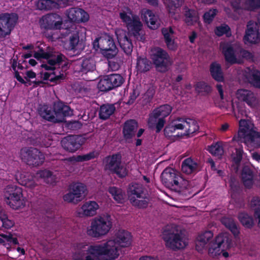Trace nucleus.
I'll return each instance as SVG.
<instances>
[{
    "label": "nucleus",
    "instance_id": "34",
    "mask_svg": "<svg viewBox=\"0 0 260 260\" xmlns=\"http://www.w3.org/2000/svg\"><path fill=\"white\" fill-rule=\"evenodd\" d=\"M259 32L256 27H250L248 24L245 32V41L249 43H257L259 41Z\"/></svg>",
    "mask_w": 260,
    "mask_h": 260
},
{
    "label": "nucleus",
    "instance_id": "60",
    "mask_svg": "<svg viewBox=\"0 0 260 260\" xmlns=\"http://www.w3.org/2000/svg\"><path fill=\"white\" fill-rule=\"evenodd\" d=\"M176 130H183L185 129V118H178L176 120L172 122Z\"/></svg>",
    "mask_w": 260,
    "mask_h": 260
},
{
    "label": "nucleus",
    "instance_id": "2",
    "mask_svg": "<svg viewBox=\"0 0 260 260\" xmlns=\"http://www.w3.org/2000/svg\"><path fill=\"white\" fill-rule=\"evenodd\" d=\"M131 234L124 230H119L116 233L113 239L101 243L102 246H105L110 260H114L119 256L118 246L128 247L132 243Z\"/></svg>",
    "mask_w": 260,
    "mask_h": 260
},
{
    "label": "nucleus",
    "instance_id": "35",
    "mask_svg": "<svg viewBox=\"0 0 260 260\" xmlns=\"http://www.w3.org/2000/svg\"><path fill=\"white\" fill-rule=\"evenodd\" d=\"M99 205L94 201H88L83 204L81 207L83 214L86 216H93L96 213Z\"/></svg>",
    "mask_w": 260,
    "mask_h": 260
},
{
    "label": "nucleus",
    "instance_id": "36",
    "mask_svg": "<svg viewBox=\"0 0 260 260\" xmlns=\"http://www.w3.org/2000/svg\"><path fill=\"white\" fill-rule=\"evenodd\" d=\"M237 100L233 102V108L237 107L238 114L244 115V89H240L236 92Z\"/></svg>",
    "mask_w": 260,
    "mask_h": 260
},
{
    "label": "nucleus",
    "instance_id": "21",
    "mask_svg": "<svg viewBox=\"0 0 260 260\" xmlns=\"http://www.w3.org/2000/svg\"><path fill=\"white\" fill-rule=\"evenodd\" d=\"M68 2V0H38L36 3V6L40 10L47 11L64 8Z\"/></svg>",
    "mask_w": 260,
    "mask_h": 260
},
{
    "label": "nucleus",
    "instance_id": "37",
    "mask_svg": "<svg viewBox=\"0 0 260 260\" xmlns=\"http://www.w3.org/2000/svg\"><path fill=\"white\" fill-rule=\"evenodd\" d=\"M221 222L228 229H229L232 234L236 238L239 236L240 231L238 228L236 223L233 219L223 217L221 219Z\"/></svg>",
    "mask_w": 260,
    "mask_h": 260
},
{
    "label": "nucleus",
    "instance_id": "15",
    "mask_svg": "<svg viewBox=\"0 0 260 260\" xmlns=\"http://www.w3.org/2000/svg\"><path fill=\"white\" fill-rule=\"evenodd\" d=\"M124 81V78L119 74H112L106 75L99 81L98 88L102 92L109 91L120 86Z\"/></svg>",
    "mask_w": 260,
    "mask_h": 260
},
{
    "label": "nucleus",
    "instance_id": "39",
    "mask_svg": "<svg viewBox=\"0 0 260 260\" xmlns=\"http://www.w3.org/2000/svg\"><path fill=\"white\" fill-rule=\"evenodd\" d=\"M109 192L118 204L124 203L125 193L121 188L116 186H111L109 188Z\"/></svg>",
    "mask_w": 260,
    "mask_h": 260
},
{
    "label": "nucleus",
    "instance_id": "51",
    "mask_svg": "<svg viewBox=\"0 0 260 260\" xmlns=\"http://www.w3.org/2000/svg\"><path fill=\"white\" fill-rule=\"evenodd\" d=\"M217 13L218 10L217 9H210L208 11L205 12L203 17L204 23L210 24Z\"/></svg>",
    "mask_w": 260,
    "mask_h": 260
},
{
    "label": "nucleus",
    "instance_id": "42",
    "mask_svg": "<svg viewBox=\"0 0 260 260\" xmlns=\"http://www.w3.org/2000/svg\"><path fill=\"white\" fill-rule=\"evenodd\" d=\"M200 126L197 122L191 118H185V133L186 135L193 134L196 132H198Z\"/></svg>",
    "mask_w": 260,
    "mask_h": 260
},
{
    "label": "nucleus",
    "instance_id": "1",
    "mask_svg": "<svg viewBox=\"0 0 260 260\" xmlns=\"http://www.w3.org/2000/svg\"><path fill=\"white\" fill-rule=\"evenodd\" d=\"M213 233L206 231L201 234L196 239V249L199 252L207 248L208 254L212 257L222 255L224 257H228V250L232 246L233 242L231 236L227 233L219 234L214 240H212Z\"/></svg>",
    "mask_w": 260,
    "mask_h": 260
},
{
    "label": "nucleus",
    "instance_id": "18",
    "mask_svg": "<svg viewBox=\"0 0 260 260\" xmlns=\"http://www.w3.org/2000/svg\"><path fill=\"white\" fill-rule=\"evenodd\" d=\"M247 141L256 148H260V132L254 130V124L249 119H245V144Z\"/></svg>",
    "mask_w": 260,
    "mask_h": 260
},
{
    "label": "nucleus",
    "instance_id": "9",
    "mask_svg": "<svg viewBox=\"0 0 260 260\" xmlns=\"http://www.w3.org/2000/svg\"><path fill=\"white\" fill-rule=\"evenodd\" d=\"M20 156L22 161L31 167H37L41 166L45 160L43 153L38 148L34 147L21 148Z\"/></svg>",
    "mask_w": 260,
    "mask_h": 260
},
{
    "label": "nucleus",
    "instance_id": "14",
    "mask_svg": "<svg viewBox=\"0 0 260 260\" xmlns=\"http://www.w3.org/2000/svg\"><path fill=\"white\" fill-rule=\"evenodd\" d=\"M18 15L15 13H4L0 14V38L9 36L17 24Z\"/></svg>",
    "mask_w": 260,
    "mask_h": 260
},
{
    "label": "nucleus",
    "instance_id": "55",
    "mask_svg": "<svg viewBox=\"0 0 260 260\" xmlns=\"http://www.w3.org/2000/svg\"><path fill=\"white\" fill-rule=\"evenodd\" d=\"M79 193H75L70 189L68 193L63 196V199L65 202L68 203L77 204L79 202L81 201L80 198L77 197V195Z\"/></svg>",
    "mask_w": 260,
    "mask_h": 260
},
{
    "label": "nucleus",
    "instance_id": "3",
    "mask_svg": "<svg viewBox=\"0 0 260 260\" xmlns=\"http://www.w3.org/2000/svg\"><path fill=\"white\" fill-rule=\"evenodd\" d=\"M101 243L88 246L86 249H80L73 254L74 260H110L108 251Z\"/></svg>",
    "mask_w": 260,
    "mask_h": 260
},
{
    "label": "nucleus",
    "instance_id": "49",
    "mask_svg": "<svg viewBox=\"0 0 260 260\" xmlns=\"http://www.w3.org/2000/svg\"><path fill=\"white\" fill-rule=\"evenodd\" d=\"M253 185V171L245 166V188H250Z\"/></svg>",
    "mask_w": 260,
    "mask_h": 260
},
{
    "label": "nucleus",
    "instance_id": "54",
    "mask_svg": "<svg viewBox=\"0 0 260 260\" xmlns=\"http://www.w3.org/2000/svg\"><path fill=\"white\" fill-rule=\"evenodd\" d=\"M165 119L163 118L158 117L156 121H152L151 123L150 124L148 122V124L150 126V127L152 128L153 127H155V133H159L162 131L163 128L164 127L165 124L166 123Z\"/></svg>",
    "mask_w": 260,
    "mask_h": 260
},
{
    "label": "nucleus",
    "instance_id": "59",
    "mask_svg": "<svg viewBox=\"0 0 260 260\" xmlns=\"http://www.w3.org/2000/svg\"><path fill=\"white\" fill-rule=\"evenodd\" d=\"M251 83L254 87L260 89V72L255 71L252 74Z\"/></svg>",
    "mask_w": 260,
    "mask_h": 260
},
{
    "label": "nucleus",
    "instance_id": "12",
    "mask_svg": "<svg viewBox=\"0 0 260 260\" xmlns=\"http://www.w3.org/2000/svg\"><path fill=\"white\" fill-rule=\"evenodd\" d=\"M111 227V221L104 217H96L92 221L90 228L87 230V234L92 237L99 238L108 233Z\"/></svg>",
    "mask_w": 260,
    "mask_h": 260
},
{
    "label": "nucleus",
    "instance_id": "64",
    "mask_svg": "<svg viewBox=\"0 0 260 260\" xmlns=\"http://www.w3.org/2000/svg\"><path fill=\"white\" fill-rule=\"evenodd\" d=\"M250 206L254 209V212L260 210V199L257 197H253L250 202Z\"/></svg>",
    "mask_w": 260,
    "mask_h": 260
},
{
    "label": "nucleus",
    "instance_id": "22",
    "mask_svg": "<svg viewBox=\"0 0 260 260\" xmlns=\"http://www.w3.org/2000/svg\"><path fill=\"white\" fill-rule=\"evenodd\" d=\"M202 169L201 162L197 158L191 157L185 159L182 164V171L187 174H196Z\"/></svg>",
    "mask_w": 260,
    "mask_h": 260
},
{
    "label": "nucleus",
    "instance_id": "23",
    "mask_svg": "<svg viewBox=\"0 0 260 260\" xmlns=\"http://www.w3.org/2000/svg\"><path fill=\"white\" fill-rule=\"evenodd\" d=\"M67 15L70 21L74 23H79L89 20V14L81 8H70Z\"/></svg>",
    "mask_w": 260,
    "mask_h": 260
},
{
    "label": "nucleus",
    "instance_id": "25",
    "mask_svg": "<svg viewBox=\"0 0 260 260\" xmlns=\"http://www.w3.org/2000/svg\"><path fill=\"white\" fill-rule=\"evenodd\" d=\"M172 111V107L169 104L160 105L157 108L154 109L152 113L150 115L148 122L150 124L152 121H156L158 117L165 119L166 117L170 115Z\"/></svg>",
    "mask_w": 260,
    "mask_h": 260
},
{
    "label": "nucleus",
    "instance_id": "32",
    "mask_svg": "<svg viewBox=\"0 0 260 260\" xmlns=\"http://www.w3.org/2000/svg\"><path fill=\"white\" fill-rule=\"evenodd\" d=\"M174 33L173 29L171 26L161 28V34L164 37L165 43L168 48L173 51L177 49V45L175 44L174 41L171 37V36L173 35Z\"/></svg>",
    "mask_w": 260,
    "mask_h": 260
},
{
    "label": "nucleus",
    "instance_id": "46",
    "mask_svg": "<svg viewBox=\"0 0 260 260\" xmlns=\"http://www.w3.org/2000/svg\"><path fill=\"white\" fill-rule=\"evenodd\" d=\"M214 32L217 37H221L225 35L226 37H229L231 36V28L226 24H222L214 28Z\"/></svg>",
    "mask_w": 260,
    "mask_h": 260
},
{
    "label": "nucleus",
    "instance_id": "7",
    "mask_svg": "<svg viewBox=\"0 0 260 260\" xmlns=\"http://www.w3.org/2000/svg\"><path fill=\"white\" fill-rule=\"evenodd\" d=\"M151 58L157 72L165 73L168 71L171 61L170 57L166 50L159 47H155Z\"/></svg>",
    "mask_w": 260,
    "mask_h": 260
},
{
    "label": "nucleus",
    "instance_id": "43",
    "mask_svg": "<svg viewBox=\"0 0 260 260\" xmlns=\"http://www.w3.org/2000/svg\"><path fill=\"white\" fill-rule=\"evenodd\" d=\"M129 200L132 204L138 208H146L149 204V199L144 196L141 199L136 198L135 197L129 196Z\"/></svg>",
    "mask_w": 260,
    "mask_h": 260
},
{
    "label": "nucleus",
    "instance_id": "57",
    "mask_svg": "<svg viewBox=\"0 0 260 260\" xmlns=\"http://www.w3.org/2000/svg\"><path fill=\"white\" fill-rule=\"evenodd\" d=\"M208 151L215 156L221 155L223 152L222 147L218 143L212 144L209 146Z\"/></svg>",
    "mask_w": 260,
    "mask_h": 260
},
{
    "label": "nucleus",
    "instance_id": "16",
    "mask_svg": "<svg viewBox=\"0 0 260 260\" xmlns=\"http://www.w3.org/2000/svg\"><path fill=\"white\" fill-rule=\"evenodd\" d=\"M86 139L82 135H68L61 141L63 149L69 152H75L79 150Z\"/></svg>",
    "mask_w": 260,
    "mask_h": 260
},
{
    "label": "nucleus",
    "instance_id": "26",
    "mask_svg": "<svg viewBox=\"0 0 260 260\" xmlns=\"http://www.w3.org/2000/svg\"><path fill=\"white\" fill-rule=\"evenodd\" d=\"M38 113L45 120L57 123L54 107H52L47 104L40 105L38 108Z\"/></svg>",
    "mask_w": 260,
    "mask_h": 260
},
{
    "label": "nucleus",
    "instance_id": "19",
    "mask_svg": "<svg viewBox=\"0 0 260 260\" xmlns=\"http://www.w3.org/2000/svg\"><path fill=\"white\" fill-rule=\"evenodd\" d=\"M115 34L121 49L126 54L131 55L133 51V44L129 34L121 28H116Z\"/></svg>",
    "mask_w": 260,
    "mask_h": 260
},
{
    "label": "nucleus",
    "instance_id": "31",
    "mask_svg": "<svg viewBox=\"0 0 260 260\" xmlns=\"http://www.w3.org/2000/svg\"><path fill=\"white\" fill-rule=\"evenodd\" d=\"M184 21L188 26H191L199 21V13L187 6L184 8Z\"/></svg>",
    "mask_w": 260,
    "mask_h": 260
},
{
    "label": "nucleus",
    "instance_id": "27",
    "mask_svg": "<svg viewBox=\"0 0 260 260\" xmlns=\"http://www.w3.org/2000/svg\"><path fill=\"white\" fill-rule=\"evenodd\" d=\"M129 35L133 36L137 40H142L144 37L141 35L142 24L139 19L133 18V21L127 25Z\"/></svg>",
    "mask_w": 260,
    "mask_h": 260
},
{
    "label": "nucleus",
    "instance_id": "45",
    "mask_svg": "<svg viewBox=\"0 0 260 260\" xmlns=\"http://www.w3.org/2000/svg\"><path fill=\"white\" fill-rule=\"evenodd\" d=\"M80 67V71L84 74L93 71L95 68L93 60L87 58L82 60Z\"/></svg>",
    "mask_w": 260,
    "mask_h": 260
},
{
    "label": "nucleus",
    "instance_id": "62",
    "mask_svg": "<svg viewBox=\"0 0 260 260\" xmlns=\"http://www.w3.org/2000/svg\"><path fill=\"white\" fill-rule=\"evenodd\" d=\"M230 185L231 189L234 193H239L241 190L239 184L235 179L231 178Z\"/></svg>",
    "mask_w": 260,
    "mask_h": 260
},
{
    "label": "nucleus",
    "instance_id": "6",
    "mask_svg": "<svg viewBox=\"0 0 260 260\" xmlns=\"http://www.w3.org/2000/svg\"><path fill=\"white\" fill-rule=\"evenodd\" d=\"M104 169L112 174H115L120 178L127 175L126 168L121 165V155L119 153L106 156L104 160Z\"/></svg>",
    "mask_w": 260,
    "mask_h": 260
},
{
    "label": "nucleus",
    "instance_id": "50",
    "mask_svg": "<svg viewBox=\"0 0 260 260\" xmlns=\"http://www.w3.org/2000/svg\"><path fill=\"white\" fill-rule=\"evenodd\" d=\"M132 12L130 8L126 7V11H122L119 13V17L121 21L127 26L133 21L132 19Z\"/></svg>",
    "mask_w": 260,
    "mask_h": 260
},
{
    "label": "nucleus",
    "instance_id": "58",
    "mask_svg": "<svg viewBox=\"0 0 260 260\" xmlns=\"http://www.w3.org/2000/svg\"><path fill=\"white\" fill-rule=\"evenodd\" d=\"M79 36L78 33H74L69 38V46L70 49H75L76 47L79 44Z\"/></svg>",
    "mask_w": 260,
    "mask_h": 260
},
{
    "label": "nucleus",
    "instance_id": "38",
    "mask_svg": "<svg viewBox=\"0 0 260 260\" xmlns=\"http://www.w3.org/2000/svg\"><path fill=\"white\" fill-rule=\"evenodd\" d=\"M144 17H145L146 21L150 28L155 29L159 26L157 16L153 14L152 11L147 10L144 14Z\"/></svg>",
    "mask_w": 260,
    "mask_h": 260
},
{
    "label": "nucleus",
    "instance_id": "52",
    "mask_svg": "<svg viewBox=\"0 0 260 260\" xmlns=\"http://www.w3.org/2000/svg\"><path fill=\"white\" fill-rule=\"evenodd\" d=\"M245 102L251 107H253L257 103V99L254 94L245 89Z\"/></svg>",
    "mask_w": 260,
    "mask_h": 260
},
{
    "label": "nucleus",
    "instance_id": "20",
    "mask_svg": "<svg viewBox=\"0 0 260 260\" xmlns=\"http://www.w3.org/2000/svg\"><path fill=\"white\" fill-rule=\"evenodd\" d=\"M54 109L57 123L64 122L66 117L73 114L71 107L60 101L54 102Z\"/></svg>",
    "mask_w": 260,
    "mask_h": 260
},
{
    "label": "nucleus",
    "instance_id": "10",
    "mask_svg": "<svg viewBox=\"0 0 260 260\" xmlns=\"http://www.w3.org/2000/svg\"><path fill=\"white\" fill-rule=\"evenodd\" d=\"M162 238L166 242V245L170 248L175 250L184 248L186 246L182 234L176 228L170 230L168 228L162 234Z\"/></svg>",
    "mask_w": 260,
    "mask_h": 260
},
{
    "label": "nucleus",
    "instance_id": "48",
    "mask_svg": "<svg viewBox=\"0 0 260 260\" xmlns=\"http://www.w3.org/2000/svg\"><path fill=\"white\" fill-rule=\"evenodd\" d=\"M98 156L99 153L95 151H92L88 153L83 155H78L74 157V160L77 162H83L97 158Z\"/></svg>",
    "mask_w": 260,
    "mask_h": 260
},
{
    "label": "nucleus",
    "instance_id": "41",
    "mask_svg": "<svg viewBox=\"0 0 260 260\" xmlns=\"http://www.w3.org/2000/svg\"><path fill=\"white\" fill-rule=\"evenodd\" d=\"M70 189L75 193H79L77 197L82 200L86 195V186L83 184L77 182L70 185Z\"/></svg>",
    "mask_w": 260,
    "mask_h": 260
},
{
    "label": "nucleus",
    "instance_id": "29",
    "mask_svg": "<svg viewBox=\"0 0 260 260\" xmlns=\"http://www.w3.org/2000/svg\"><path fill=\"white\" fill-rule=\"evenodd\" d=\"M211 77L217 82H223L224 80V74L221 64L217 61L212 62L209 68Z\"/></svg>",
    "mask_w": 260,
    "mask_h": 260
},
{
    "label": "nucleus",
    "instance_id": "44",
    "mask_svg": "<svg viewBox=\"0 0 260 260\" xmlns=\"http://www.w3.org/2000/svg\"><path fill=\"white\" fill-rule=\"evenodd\" d=\"M128 192L129 196L135 197L136 198L141 199L144 194V187L140 184H133L129 187Z\"/></svg>",
    "mask_w": 260,
    "mask_h": 260
},
{
    "label": "nucleus",
    "instance_id": "30",
    "mask_svg": "<svg viewBox=\"0 0 260 260\" xmlns=\"http://www.w3.org/2000/svg\"><path fill=\"white\" fill-rule=\"evenodd\" d=\"M183 2L184 0H165V4L171 17L176 19L175 14L178 13Z\"/></svg>",
    "mask_w": 260,
    "mask_h": 260
},
{
    "label": "nucleus",
    "instance_id": "5",
    "mask_svg": "<svg viewBox=\"0 0 260 260\" xmlns=\"http://www.w3.org/2000/svg\"><path fill=\"white\" fill-rule=\"evenodd\" d=\"M239 129L238 133L235 134L232 142L235 145V152L232 154L233 161L236 165L235 172L238 173L240 165V162L242 159L243 153L242 143H244V119L241 118L239 122Z\"/></svg>",
    "mask_w": 260,
    "mask_h": 260
},
{
    "label": "nucleus",
    "instance_id": "33",
    "mask_svg": "<svg viewBox=\"0 0 260 260\" xmlns=\"http://www.w3.org/2000/svg\"><path fill=\"white\" fill-rule=\"evenodd\" d=\"M115 110L116 108L114 104H103L100 108L99 112V118L102 120H107L114 113Z\"/></svg>",
    "mask_w": 260,
    "mask_h": 260
},
{
    "label": "nucleus",
    "instance_id": "56",
    "mask_svg": "<svg viewBox=\"0 0 260 260\" xmlns=\"http://www.w3.org/2000/svg\"><path fill=\"white\" fill-rule=\"evenodd\" d=\"M245 7L250 11H254L260 9V0H246Z\"/></svg>",
    "mask_w": 260,
    "mask_h": 260
},
{
    "label": "nucleus",
    "instance_id": "53",
    "mask_svg": "<svg viewBox=\"0 0 260 260\" xmlns=\"http://www.w3.org/2000/svg\"><path fill=\"white\" fill-rule=\"evenodd\" d=\"M231 6L235 13L240 15L243 10L244 0H232Z\"/></svg>",
    "mask_w": 260,
    "mask_h": 260
},
{
    "label": "nucleus",
    "instance_id": "24",
    "mask_svg": "<svg viewBox=\"0 0 260 260\" xmlns=\"http://www.w3.org/2000/svg\"><path fill=\"white\" fill-rule=\"evenodd\" d=\"M138 127V123L135 119H129L124 123L122 133L125 140L129 142V140L135 136Z\"/></svg>",
    "mask_w": 260,
    "mask_h": 260
},
{
    "label": "nucleus",
    "instance_id": "4",
    "mask_svg": "<svg viewBox=\"0 0 260 260\" xmlns=\"http://www.w3.org/2000/svg\"><path fill=\"white\" fill-rule=\"evenodd\" d=\"M4 197L6 203L14 210L25 206V202L22 199V189L18 186L8 185L5 189Z\"/></svg>",
    "mask_w": 260,
    "mask_h": 260
},
{
    "label": "nucleus",
    "instance_id": "61",
    "mask_svg": "<svg viewBox=\"0 0 260 260\" xmlns=\"http://www.w3.org/2000/svg\"><path fill=\"white\" fill-rule=\"evenodd\" d=\"M66 76L63 72H59V74H57V71H55V74L53 75V77H50V81L55 84L59 83L61 80L65 79Z\"/></svg>",
    "mask_w": 260,
    "mask_h": 260
},
{
    "label": "nucleus",
    "instance_id": "63",
    "mask_svg": "<svg viewBox=\"0 0 260 260\" xmlns=\"http://www.w3.org/2000/svg\"><path fill=\"white\" fill-rule=\"evenodd\" d=\"M155 90L153 87H149L146 93H144V99L147 100V102H150L154 95Z\"/></svg>",
    "mask_w": 260,
    "mask_h": 260
},
{
    "label": "nucleus",
    "instance_id": "17",
    "mask_svg": "<svg viewBox=\"0 0 260 260\" xmlns=\"http://www.w3.org/2000/svg\"><path fill=\"white\" fill-rule=\"evenodd\" d=\"M40 23L41 28L45 30L60 29L62 27V19L56 13H49L42 17Z\"/></svg>",
    "mask_w": 260,
    "mask_h": 260
},
{
    "label": "nucleus",
    "instance_id": "8",
    "mask_svg": "<svg viewBox=\"0 0 260 260\" xmlns=\"http://www.w3.org/2000/svg\"><path fill=\"white\" fill-rule=\"evenodd\" d=\"M161 183L167 188L172 190H178L181 187L183 178L180 173L173 168H167L160 174Z\"/></svg>",
    "mask_w": 260,
    "mask_h": 260
},
{
    "label": "nucleus",
    "instance_id": "47",
    "mask_svg": "<svg viewBox=\"0 0 260 260\" xmlns=\"http://www.w3.org/2000/svg\"><path fill=\"white\" fill-rule=\"evenodd\" d=\"M195 91L198 94L204 93L208 94L211 91V87L205 81H199L194 86Z\"/></svg>",
    "mask_w": 260,
    "mask_h": 260
},
{
    "label": "nucleus",
    "instance_id": "13",
    "mask_svg": "<svg viewBox=\"0 0 260 260\" xmlns=\"http://www.w3.org/2000/svg\"><path fill=\"white\" fill-rule=\"evenodd\" d=\"M45 51L43 48H39L38 51L34 53V57L38 60L46 59L47 63L50 65H60L66 59V57L61 53L56 52L53 49L48 47Z\"/></svg>",
    "mask_w": 260,
    "mask_h": 260
},
{
    "label": "nucleus",
    "instance_id": "28",
    "mask_svg": "<svg viewBox=\"0 0 260 260\" xmlns=\"http://www.w3.org/2000/svg\"><path fill=\"white\" fill-rule=\"evenodd\" d=\"M222 52L225 61L231 64L240 63V62L235 55V50L233 46L229 44H225L222 47Z\"/></svg>",
    "mask_w": 260,
    "mask_h": 260
},
{
    "label": "nucleus",
    "instance_id": "11",
    "mask_svg": "<svg viewBox=\"0 0 260 260\" xmlns=\"http://www.w3.org/2000/svg\"><path fill=\"white\" fill-rule=\"evenodd\" d=\"M96 43L98 48L108 58H112L116 55L117 49L113 37L110 34L107 33L103 34L95 40L93 45L95 46Z\"/></svg>",
    "mask_w": 260,
    "mask_h": 260
},
{
    "label": "nucleus",
    "instance_id": "40",
    "mask_svg": "<svg viewBox=\"0 0 260 260\" xmlns=\"http://www.w3.org/2000/svg\"><path fill=\"white\" fill-rule=\"evenodd\" d=\"M151 66V62L146 57L137 58L136 68L140 72L145 73L150 70Z\"/></svg>",
    "mask_w": 260,
    "mask_h": 260
}]
</instances>
